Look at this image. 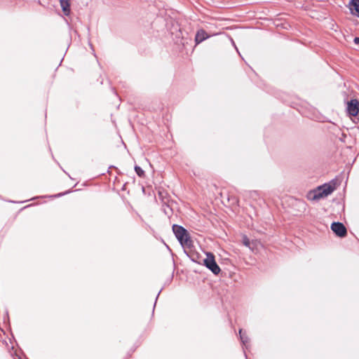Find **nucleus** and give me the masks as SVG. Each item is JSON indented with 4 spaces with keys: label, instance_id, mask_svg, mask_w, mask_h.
Returning a JSON list of instances; mask_svg holds the SVG:
<instances>
[{
    "label": "nucleus",
    "instance_id": "obj_5",
    "mask_svg": "<svg viewBox=\"0 0 359 359\" xmlns=\"http://www.w3.org/2000/svg\"><path fill=\"white\" fill-rule=\"evenodd\" d=\"M346 113L350 116H356L359 113V101L351 99L346 102Z\"/></svg>",
    "mask_w": 359,
    "mask_h": 359
},
{
    "label": "nucleus",
    "instance_id": "obj_20",
    "mask_svg": "<svg viewBox=\"0 0 359 359\" xmlns=\"http://www.w3.org/2000/svg\"><path fill=\"white\" fill-rule=\"evenodd\" d=\"M65 22H67V25H68V27H69V29L71 30V29H72V27H71V25H69V23L68 22L67 20V19H65Z\"/></svg>",
    "mask_w": 359,
    "mask_h": 359
},
{
    "label": "nucleus",
    "instance_id": "obj_13",
    "mask_svg": "<svg viewBox=\"0 0 359 359\" xmlns=\"http://www.w3.org/2000/svg\"><path fill=\"white\" fill-rule=\"evenodd\" d=\"M136 175L140 177H144L145 176L144 170L138 165H135L134 167Z\"/></svg>",
    "mask_w": 359,
    "mask_h": 359
},
{
    "label": "nucleus",
    "instance_id": "obj_18",
    "mask_svg": "<svg viewBox=\"0 0 359 359\" xmlns=\"http://www.w3.org/2000/svg\"><path fill=\"white\" fill-rule=\"evenodd\" d=\"M231 43H232L233 46L235 47V48H236V51L240 54V53H239V51H238V49L237 48V47H236V44H235V43H234L233 40L232 39H231Z\"/></svg>",
    "mask_w": 359,
    "mask_h": 359
},
{
    "label": "nucleus",
    "instance_id": "obj_9",
    "mask_svg": "<svg viewBox=\"0 0 359 359\" xmlns=\"http://www.w3.org/2000/svg\"><path fill=\"white\" fill-rule=\"evenodd\" d=\"M60 4L65 15L68 16L71 13L70 0H60Z\"/></svg>",
    "mask_w": 359,
    "mask_h": 359
},
{
    "label": "nucleus",
    "instance_id": "obj_27",
    "mask_svg": "<svg viewBox=\"0 0 359 359\" xmlns=\"http://www.w3.org/2000/svg\"><path fill=\"white\" fill-rule=\"evenodd\" d=\"M142 191H143V192H144V190H145L144 187H142Z\"/></svg>",
    "mask_w": 359,
    "mask_h": 359
},
{
    "label": "nucleus",
    "instance_id": "obj_16",
    "mask_svg": "<svg viewBox=\"0 0 359 359\" xmlns=\"http://www.w3.org/2000/svg\"><path fill=\"white\" fill-rule=\"evenodd\" d=\"M110 169H115V170H116V172H117V174H118V175H121V171L119 170V169H118L117 167H116L115 165H110V166L109 167L108 170H107V172H108V173H110V171H109V170H110Z\"/></svg>",
    "mask_w": 359,
    "mask_h": 359
},
{
    "label": "nucleus",
    "instance_id": "obj_24",
    "mask_svg": "<svg viewBox=\"0 0 359 359\" xmlns=\"http://www.w3.org/2000/svg\"><path fill=\"white\" fill-rule=\"evenodd\" d=\"M63 171H64V172H65L66 174H67L68 175H69L67 172H66V170H63ZM69 177L72 179V177H71L70 176H69Z\"/></svg>",
    "mask_w": 359,
    "mask_h": 359
},
{
    "label": "nucleus",
    "instance_id": "obj_23",
    "mask_svg": "<svg viewBox=\"0 0 359 359\" xmlns=\"http://www.w3.org/2000/svg\"><path fill=\"white\" fill-rule=\"evenodd\" d=\"M243 353H244V355H245V357L247 358V355H246L245 351H243Z\"/></svg>",
    "mask_w": 359,
    "mask_h": 359
},
{
    "label": "nucleus",
    "instance_id": "obj_4",
    "mask_svg": "<svg viewBox=\"0 0 359 359\" xmlns=\"http://www.w3.org/2000/svg\"><path fill=\"white\" fill-rule=\"evenodd\" d=\"M331 230L333 233L339 238H344L347 235V230L346 226L342 222H333L331 224Z\"/></svg>",
    "mask_w": 359,
    "mask_h": 359
},
{
    "label": "nucleus",
    "instance_id": "obj_22",
    "mask_svg": "<svg viewBox=\"0 0 359 359\" xmlns=\"http://www.w3.org/2000/svg\"><path fill=\"white\" fill-rule=\"evenodd\" d=\"M10 203H17L16 201H9Z\"/></svg>",
    "mask_w": 359,
    "mask_h": 359
},
{
    "label": "nucleus",
    "instance_id": "obj_21",
    "mask_svg": "<svg viewBox=\"0 0 359 359\" xmlns=\"http://www.w3.org/2000/svg\"><path fill=\"white\" fill-rule=\"evenodd\" d=\"M89 45H90V48H91V49L93 50V51L94 52L95 50H94V49H93V45H92L90 43H89Z\"/></svg>",
    "mask_w": 359,
    "mask_h": 359
},
{
    "label": "nucleus",
    "instance_id": "obj_6",
    "mask_svg": "<svg viewBox=\"0 0 359 359\" xmlns=\"http://www.w3.org/2000/svg\"><path fill=\"white\" fill-rule=\"evenodd\" d=\"M183 250L184 254L191 259V262L198 264H203V259L201 255L199 252L194 250L193 248L188 250H186V248H184Z\"/></svg>",
    "mask_w": 359,
    "mask_h": 359
},
{
    "label": "nucleus",
    "instance_id": "obj_25",
    "mask_svg": "<svg viewBox=\"0 0 359 359\" xmlns=\"http://www.w3.org/2000/svg\"><path fill=\"white\" fill-rule=\"evenodd\" d=\"M18 359H22V357L20 355H18Z\"/></svg>",
    "mask_w": 359,
    "mask_h": 359
},
{
    "label": "nucleus",
    "instance_id": "obj_28",
    "mask_svg": "<svg viewBox=\"0 0 359 359\" xmlns=\"http://www.w3.org/2000/svg\"><path fill=\"white\" fill-rule=\"evenodd\" d=\"M164 212H165V213L166 215H168V213L167 212V210H164Z\"/></svg>",
    "mask_w": 359,
    "mask_h": 359
},
{
    "label": "nucleus",
    "instance_id": "obj_15",
    "mask_svg": "<svg viewBox=\"0 0 359 359\" xmlns=\"http://www.w3.org/2000/svg\"><path fill=\"white\" fill-rule=\"evenodd\" d=\"M163 289V287H162V288L159 290V292H158V294H157V295H156V297L155 302H154V306H153V310H152V316H153V315H154V310H155V307H156V302H157L158 298V297H159V295H160L161 292H162Z\"/></svg>",
    "mask_w": 359,
    "mask_h": 359
},
{
    "label": "nucleus",
    "instance_id": "obj_17",
    "mask_svg": "<svg viewBox=\"0 0 359 359\" xmlns=\"http://www.w3.org/2000/svg\"><path fill=\"white\" fill-rule=\"evenodd\" d=\"M353 43L355 46L359 47V36H355L353 39Z\"/></svg>",
    "mask_w": 359,
    "mask_h": 359
},
{
    "label": "nucleus",
    "instance_id": "obj_26",
    "mask_svg": "<svg viewBox=\"0 0 359 359\" xmlns=\"http://www.w3.org/2000/svg\"><path fill=\"white\" fill-rule=\"evenodd\" d=\"M173 273H174V272H172V273L171 275V280L173 278Z\"/></svg>",
    "mask_w": 359,
    "mask_h": 359
},
{
    "label": "nucleus",
    "instance_id": "obj_14",
    "mask_svg": "<svg viewBox=\"0 0 359 359\" xmlns=\"http://www.w3.org/2000/svg\"><path fill=\"white\" fill-rule=\"evenodd\" d=\"M4 323L10 327V318H9V314H8V311H6V313L4 314Z\"/></svg>",
    "mask_w": 359,
    "mask_h": 359
},
{
    "label": "nucleus",
    "instance_id": "obj_11",
    "mask_svg": "<svg viewBox=\"0 0 359 359\" xmlns=\"http://www.w3.org/2000/svg\"><path fill=\"white\" fill-rule=\"evenodd\" d=\"M72 191L71 189H69V190H67L64 192H60V193H58L57 194H55V195H53V196H38V198H46V197H48V198H59V197H61V196H63L65 195H67L68 194H70ZM37 198V197H33L31 199L29 200H27V201H21L20 203H25L26 201H33L34 199Z\"/></svg>",
    "mask_w": 359,
    "mask_h": 359
},
{
    "label": "nucleus",
    "instance_id": "obj_10",
    "mask_svg": "<svg viewBox=\"0 0 359 359\" xmlns=\"http://www.w3.org/2000/svg\"><path fill=\"white\" fill-rule=\"evenodd\" d=\"M238 336L241 340V342L243 346H245V348H248L247 344L249 342L250 339L247 336L245 332H243V329H239L238 330Z\"/></svg>",
    "mask_w": 359,
    "mask_h": 359
},
{
    "label": "nucleus",
    "instance_id": "obj_8",
    "mask_svg": "<svg viewBox=\"0 0 359 359\" xmlns=\"http://www.w3.org/2000/svg\"><path fill=\"white\" fill-rule=\"evenodd\" d=\"M348 8L352 15L359 18V0H350Z\"/></svg>",
    "mask_w": 359,
    "mask_h": 359
},
{
    "label": "nucleus",
    "instance_id": "obj_2",
    "mask_svg": "<svg viewBox=\"0 0 359 359\" xmlns=\"http://www.w3.org/2000/svg\"><path fill=\"white\" fill-rule=\"evenodd\" d=\"M172 230L175 238L183 249H190L194 247V241L189 231L184 226L180 224H174L172 226Z\"/></svg>",
    "mask_w": 359,
    "mask_h": 359
},
{
    "label": "nucleus",
    "instance_id": "obj_1",
    "mask_svg": "<svg viewBox=\"0 0 359 359\" xmlns=\"http://www.w3.org/2000/svg\"><path fill=\"white\" fill-rule=\"evenodd\" d=\"M337 180L333 179L328 182H325L309 191L306 194V198L311 201H318L332 194L337 189Z\"/></svg>",
    "mask_w": 359,
    "mask_h": 359
},
{
    "label": "nucleus",
    "instance_id": "obj_3",
    "mask_svg": "<svg viewBox=\"0 0 359 359\" xmlns=\"http://www.w3.org/2000/svg\"><path fill=\"white\" fill-rule=\"evenodd\" d=\"M206 257L202 259L203 265L209 269L214 275H218L221 269L215 260V255L211 252H205Z\"/></svg>",
    "mask_w": 359,
    "mask_h": 359
},
{
    "label": "nucleus",
    "instance_id": "obj_12",
    "mask_svg": "<svg viewBox=\"0 0 359 359\" xmlns=\"http://www.w3.org/2000/svg\"><path fill=\"white\" fill-rule=\"evenodd\" d=\"M242 243H243V245H245V247L249 248L250 249L252 248V246H251L252 242H251L250 238L245 234L242 236Z\"/></svg>",
    "mask_w": 359,
    "mask_h": 359
},
{
    "label": "nucleus",
    "instance_id": "obj_19",
    "mask_svg": "<svg viewBox=\"0 0 359 359\" xmlns=\"http://www.w3.org/2000/svg\"><path fill=\"white\" fill-rule=\"evenodd\" d=\"M32 205H33V204L27 205H26V206H25V207L22 208L20 209V210H24V209H26V208H29V207H31V206H32Z\"/></svg>",
    "mask_w": 359,
    "mask_h": 359
},
{
    "label": "nucleus",
    "instance_id": "obj_7",
    "mask_svg": "<svg viewBox=\"0 0 359 359\" xmlns=\"http://www.w3.org/2000/svg\"><path fill=\"white\" fill-rule=\"evenodd\" d=\"M211 36L204 29L200 28L198 29L195 34L194 42L195 46L199 45L204 41L207 40Z\"/></svg>",
    "mask_w": 359,
    "mask_h": 359
}]
</instances>
